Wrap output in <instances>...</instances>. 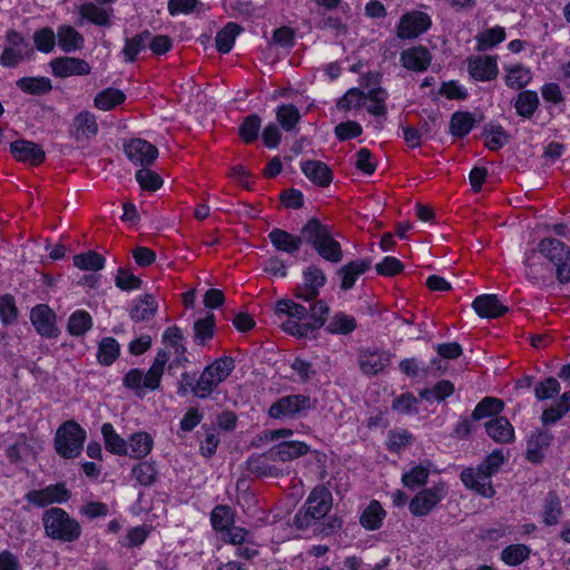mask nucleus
<instances>
[{"mask_svg":"<svg viewBox=\"0 0 570 570\" xmlns=\"http://www.w3.org/2000/svg\"><path fill=\"white\" fill-rule=\"evenodd\" d=\"M357 328V321L354 316L338 311L328 320L325 331L331 335H351Z\"/></svg>","mask_w":570,"mask_h":570,"instance_id":"38","label":"nucleus"},{"mask_svg":"<svg viewBox=\"0 0 570 570\" xmlns=\"http://www.w3.org/2000/svg\"><path fill=\"white\" fill-rule=\"evenodd\" d=\"M262 117L257 114H249L244 117L238 127V137L246 145L254 144L262 129Z\"/></svg>","mask_w":570,"mask_h":570,"instance_id":"52","label":"nucleus"},{"mask_svg":"<svg viewBox=\"0 0 570 570\" xmlns=\"http://www.w3.org/2000/svg\"><path fill=\"white\" fill-rule=\"evenodd\" d=\"M538 249L554 266L557 281L570 283V247L560 239L546 237L539 242Z\"/></svg>","mask_w":570,"mask_h":570,"instance_id":"7","label":"nucleus"},{"mask_svg":"<svg viewBox=\"0 0 570 570\" xmlns=\"http://www.w3.org/2000/svg\"><path fill=\"white\" fill-rule=\"evenodd\" d=\"M16 86L24 94L43 96L52 90V81L46 76H24L16 81Z\"/></svg>","mask_w":570,"mask_h":570,"instance_id":"40","label":"nucleus"},{"mask_svg":"<svg viewBox=\"0 0 570 570\" xmlns=\"http://www.w3.org/2000/svg\"><path fill=\"white\" fill-rule=\"evenodd\" d=\"M389 357L384 352L367 351L360 355V368L366 375H377L387 365Z\"/></svg>","mask_w":570,"mask_h":570,"instance_id":"46","label":"nucleus"},{"mask_svg":"<svg viewBox=\"0 0 570 570\" xmlns=\"http://www.w3.org/2000/svg\"><path fill=\"white\" fill-rule=\"evenodd\" d=\"M275 118L284 131L292 132L301 121L302 115L294 104H281L275 109Z\"/></svg>","mask_w":570,"mask_h":570,"instance_id":"44","label":"nucleus"},{"mask_svg":"<svg viewBox=\"0 0 570 570\" xmlns=\"http://www.w3.org/2000/svg\"><path fill=\"white\" fill-rule=\"evenodd\" d=\"M299 168L304 176L317 187L326 188L333 183V170L326 163L322 160H301Z\"/></svg>","mask_w":570,"mask_h":570,"instance_id":"20","label":"nucleus"},{"mask_svg":"<svg viewBox=\"0 0 570 570\" xmlns=\"http://www.w3.org/2000/svg\"><path fill=\"white\" fill-rule=\"evenodd\" d=\"M56 313L47 304H37L30 311V322L36 332L46 338H56L59 335Z\"/></svg>","mask_w":570,"mask_h":570,"instance_id":"16","label":"nucleus"},{"mask_svg":"<svg viewBox=\"0 0 570 570\" xmlns=\"http://www.w3.org/2000/svg\"><path fill=\"white\" fill-rule=\"evenodd\" d=\"M23 499L37 508H47L52 504H65L71 499V491L65 482L48 484L43 489L30 490Z\"/></svg>","mask_w":570,"mask_h":570,"instance_id":"10","label":"nucleus"},{"mask_svg":"<svg viewBox=\"0 0 570 570\" xmlns=\"http://www.w3.org/2000/svg\"><path fill=\"white\" fill-rule=\"evenodd\" d=\"M504 464L502 450H493L476 468H465L460 473V481L466 490H470L484 499H492L495 490L492 484V476L495 475Z\"/></svg>","mask_w":570,"mask_h":570,"instance_id":"2","label":"nucleus"},{"mask_svg":"<svg viewBox=\"0 0 570 570\" xmlns=\"http://www.w3.org/2000/svg\"><path fill=\"white\" fill-rule=\"evenodd\" d=\"M235 523V511L227 504H217L210 512V524L216 532L223 533Z\"/></svg>","mask_w":570,"mask_h":570,"instance_id":"57","label":"nucleus"},{"mask_svg":"<svg viewBox=\"0 0 570 570\" xmlns=\"http://www.w3.org/2000/svg\"><path fill=\"white\" fill-rule=\"evenodd\" d=\"M481 136L485 139L484 146L490 151H499L510 139L509 132L498 121L487 124L482 129Z\"/></svg>","mask_w":570,"mask_h":570,"instance_id":"34","label":"nucleus"},{"mask_svg":"<svg viewBox=\"0 0 570 570\" xmlns=\"http://www.w3.org/2000/svg\"><path fill=\"white\" fill-rule=\"evenodd\" d=\"M432 18L420 10L403 13L396 26V35L402 40L416 39L428 32L432 27Z\"/></svg>","mask_w":570,"mask_h":570,"instance_id":"11","label":"nucleus"},{"mask_svg":"<svg viewBox=\"0 0 570 570\" xmlns=\"http://www.w3.org/2000/svg\"><path fill=\"white\" fill-rule=\"evenodd\" d=\"M45 535L61 543L80 539L82 528L79 521L60 507H50L41 515Z\"/></svg>","mask_w":570,"mask_h":570,"instance_id":"4","label":"nucleus"},{"mask_svg":"<svg viewBox=\"0 0 570 570\" xmlns=\"http://www.w3.org/2000/svg\"><path fill=\"white\" fill-rule=\"evenodd\" d=\"M217 325L214 313H207L204 317L197 318L193 325V340L198 346H207L216 334Z\"/></svg>","mask_w":570,"mask_h":570,"instance_id":"31","label":"nucleus"},{"mask_svg":"<svg viewBox=\"0 0 570 570\" xmlns=\"http://www.w3.org/2000/svg\"><path fill=\"white\" fill-rule=\"evenodd\" d=\"M94 325L92 317L85 309H77L70 314L67 323V331L71 336H83Z\"/></svg>","mask_w":570,"mask_h":570,"instance_id":"55","label":"nucleus"},{"mask_svg":"<svg viewBox=\"0 0 570 570\" xmlns=\"http://www.w3.org/2000/svg\"><path fill=\"white\" fill-rule=\"evenodd\" d=\"M274 462L277 459L269 456V449L262 453H253L246 460V470L256 478H277L282 474V470Z\"/></svg>","mask_w":570,"mask_h":570,"instance_id":"22","label":"nucleus"},{"mask_svg":"<svg viewBox=\"0 0 570 570\" xmlns=\"http://www.w3.org/2000/svg\"><path fill=\"white\" fill-rule=\"evenodd\" d=\"M469 77L478 82L495 80L499 76L498 56H471L466 59Z\"/></svg>","mask_w":570,"mask_h":570,"instance_id":"13","label":"nucleus"},{"mask_svg":"<svg viewBox=\"0 0 570 570\" xmlns=\"http://www.w3.org/2000/svg\"><path fill=\"white\" fill-rule=\"evenodd\" d=\"M503 409L504 403L502 400L494 396H485L473 409L471 420L480 421L488 417L493 419L500 416L499 414Z\"/></svg>","mask_w":570,"mask_h":570,"instance_id":"48","label":"nucleus"},{"mask_svg":"<svg viewBox=\"0 0 570 570\" xmlns=\"http://www.w3.org/2000/svg\"><path fill=\"white\" fill-rule=\"evenodd\" d=\"M478 122L473 112L456 110L450 117L449 134L455 139H463L475 128Z\"/></svg>","mask_w":570,"mask_h":570,"instance_id":"29","label":"nucleus"},{"mask_svg":"<svg viewBox=\"0 0 570 570\" xmlns=\"http://www.w3.org/2000/svg\"><path fill=\"white\" fill-rule=\"evenodd\" d=\"M333 505V495L323 484H318L308 493L304 504L293 518V527L301 531H307L318 524Z\"/></svg>","mask_w":570,"mask_h":570,"instance_id":"3","label":"nucleus"},{"mask_svg":"<svg viewBox=\"0 0 570 570\" xmlns=\"http://www.w3.org/2000/svg\"><path fill=\"white\" fill-rule=\"evenodd\" d=\"M126 94L117 88L108 87L100 90L94 98V106L102 111H109L126 101Z\"/></svg>","mask_w":570,"mask_h":570,"instance_id":"45","label":"nucleus"},{"mask_svg":"<svg viewBox=\"0 0 570 570\" xmlns=\"http://www.w3.org/2000/svg\"><path fill=\"white\" fill-rule=\"evenodd\" d=\"M56 39L59 49L65 53L76 52L85 47L83 36L75 27L67 23L58 26Z\"/></svg>","mask_w":570,"mask_h":570,"instance_id":"27","label":"nucleus"},{"mask_svg":"<svg viewBox=\"0 0 570 570\" xmlns=\"http://www.w3.org/2000/svg\"><path fill=\"white\" fill-rule=\"evenodd\" d=\"M86 439L87 432L77 421H65L57 429L53 440L55 450L63 459H76L81 454Z\"/></svg>","mask_w":570,"mask_h":570,"instance_id":"6","label":"nucleus"},{"mask_svg":"<svg viewBox=\"0 0 570 570\" xmlns=\"http://www.w3.org/2000/svg\"><path fill=\"white\" fill-rule=\"evenodd\" d=\"M158 308V303L153 294H144L134 302L129 315L130 318L138 323L151 320Z\"/></svg>","mask_w":570,"mask_h":570,"instance_id":"39","label":"nucleus"},{"mask_svg":"<svg viewBox=\"0 0 570 570\" xmlns=\"http://www.w3.org/2000/svg\"><path fill=\"white\" fill-rule=\"evenodd\" d=\"M372 258L364 257L360 259L350 261L337 269L341 277L340 287L342 291L347 292L352 289L358 277L368 272L372 267Z\"/></svg>","mask_w":570,"mask_h":570,"instance_id":"21","label":"nucleus"},{"mask_svg":"<svg viewBox=\"0 0 570 570\" xmlns=\"http://www.w3.org/2000/svg\"><path fill=\"white\" fill-rule=\"evenodd\" d=\"M531 548L524 543H511L502 549L500 560L509 567H518L530 558Z\"/></svg>","mask_w":570,"mask_h":570,"instance_id":"53","label":"nucleus"},{"mask_svg":"<svg viewBox=\"0 0 570 570\" xmlns=\"http://www.w3.org/2000/svg\"><path fill=\"white\" fill-rule=\"evenodd\" d=\"M471 306L479 317L488 320L500 318L509 311V308L500 302L497 294L478 295Z\"/></svg>","mask_w":570,"mask_h":570,"instance_id":"23","label":"nucleus"},{"mask_svg":"<svg viewBox=\"0 0 570 570\" xmlns=\"http://www.w3.org/2000/svg\"><path fill=\"white\" fill-rule=\"evenodd\" d=\"M151 37V32L148 29H145L131 38L125 39V45L122 47L121 53L124 56V60L127 63H134L137 61L139 53H141L146 48H148V40Z\"/></svg>","mask_w":570,"mask_h":570,"instance_id":"36","label":"nucleus"},{"mask_svg":"<svg viewBox=\"0 0 570 570\" xmlns=\"http://www.w3.org/2000/svg\"><path fill=\"white\" fill-rule=\"evenodd\" d=\"M541 515L542 522L547 527H552L560 522L563 515V508L562 502L556 492L550 491L546 495Z\"/></svg>","mask_w":570,"mask_h":570,"instance_id":"43","label":"nucleus"},{"mask_svg":"<svg viewBox=\"0 0 570 570\" xmlns=\"http://www.w3.org/2000/svg\"><path fill=\"white\" fill-rule=\"evenodd\" d=\"M50 68L56 78L87 76L91 72V67L85 59L69 56L52 59Z\"/></svg>","mask_w":570,"mask_h":570,"instance_id":"19","label":"nucleus"},{"mask_svg":"<svg viewBox=\"0 0 570 570\" xmlns=\"http://www.w3.org/2000/svg\"><path fill=\"white\" fill-rule=\"evenodd\" d=\"M487 435L495 443L507 444L514 441V428L505 416L490 419L484 424Z\"/></svg>","mask_w":570,"mask_h":570,"instance_id":"28","label":"nucleus"},{"mask_svg":"<svg viewBox=\"0 0 570 570\" xmlns=\"http://www.w3.org/2000/svg\"><path fill=\"white\" fill-rule=\"evenodd\" d=\"M33 55V48L19 49L4 47L0 53V66L7 69H16L24 60H29Z\"/></svg>","mask_w":570,"mask_h":570,"instance_id":"62","label":"nucleus"},{"mask_svg":"<svg viewBox=\"0 0 570 570\" xmlns=\"http://www.w3.org/2000/svg\"><path fill=\"white\" fill-rule=\"evenodd\" d=\"M312 409V401L306 394H288L281 396L268 407L267 414L274 420H296L305 417Z\"/></svg>","mask_w":570,"mask_h":570,"instance_id":"8","label":"nucleus"},{"mask_svg":"<svg viewBox=\"0 0 570 570\" xmlns=\"http://www.w3.org/2000/svg\"><path fill=\"white\" fill-rule=\"evenodd\" d=\"M100 432L107 452L117 456L127 455V439L122 438L110 422H105Z\"/></svg>","mask_w":570,"mask_h":570,"instance_id":"35","label":"nucleus"},{"mask_svg":"<svg viewBox=\"0 0 570 570\" xmlns=\"http://www.w3.org/2000/svg\"><path fill=\"white\" fill-rule=\"evenodd\" d=\"M303 284L295 289V297L311 302L318 297L321 288L326 284V275L317 265H309L303 269Z\"/></svg>","mask_w":570,"mask_h":570,"instance_id":"12","label":"nucleus"},{"mask_svg":"<svg viewBox=\"0 0 570 570\" xmlns=\"http://www.w3.org/2000/svg\"><path fill=\"white\" fill-rule=\"evenodd\" d=\"M312 304L308 308V315L311 322H307L312 327V332L317 336L318 331L325 327L330 315V306L323 299L311 301Z\"/></svg>","mask_w":570,"mask_h":570,"instance_id":"56","label":"nucleus"},{"mask_svg":"<svg viewBox=\"0 0 570 570\" xmlns=\"http://www.w3.org/2000/svg\"><path fill=\"white\" fill-rule=\"evenodd\" d=\"M72 261L77 268L88 272L101 271L106 265V258L96 250H87L85 253L76 254Z\"/></svg>","mask_w":570,"mask_h":570,"instance_id":"58","label":"nucleus"},{"mask_svg":"<svg viewBox=\"0 0 570 570\" xmlns=\"http://www.w3.org/2000/svg\"><path fill=\"white\" fill-rule=\"evenodd\" d=\"M311 452V446L304 441H282L269 448V456L278 462H289Z\"/></svg>","mask_w":570,"mask_h":570,"instance_id":"26","label":"nucleus"},{"mask_svg":"<svg viewBox=\"0 0 570 570\" xmlns=\"http://www.w3.org/2000/svg\"><path fill=\"white\" fill-rule=\"evenodd\" d=\"M455 392L454 384L446 379L438 381L431 389L424 387L419 391L421 400L432 404L433 402L442 403Z\"/></svg>","mask_w":570,"mask_h":570,"instance_id":"42","label":"nucleus"},{"mask_svg":"<svg viewBox=\"0 0 570 570\" xmlns=\"http://www.w3.org/2000/svg\"><path fill=\"white\" fill-rule=\"evenodd\" d=\"M386 511L381 502L373 499L360 515V524L367 531L379 530L383 525Z\"/></svg>","mask_w":570,"mask_h":570,"instance_id":"41","label":"nucleus"},{"mask_svg":"<svg viewBox=\"0 0 570 570\" xmlns=\"http://www.w3.org/2000/svg\"><path fill=\"white\" fill-rule=\"evenodd\" d=\"M414 442V435L407 429H392L387 432L385 448L390 453L400 454Z\"/></svg>","mask_w":570,"mask_h":570,"instance_id":"54","label":"nucleus"},{"mask_svg":"<svg viewBox=\"0 0 570 570\" xmlns=\"http://www.w3.org/2000/svg\"><path fill=\"white\" fill-rule=\"evenodd\" d=\"M507 38L505 29L501 26L488 28L475 36L476 51H487L502 43Z\"/></svg>","mask_w":570,"mask_h":570,"instance_id":"50","label":"nucleus"},{"mask_svg":"<svg viewBox=\"0 0 570 570\" xmlns=\"http://www.w3.org/2000/svg\"><path fill=\"white\" fill-rule=\"evenodd\" d=\"M504 83L513 90H525V87L532 81V72L523 63L504 66Z\"/></svg>","mask_w":570,"mask_h":570,"instance_id":"32","label":"nucleus"},{"mask_svg":"<svg viewBox=\"0 0 570 570\" xmlns=\"http://www.w3.org/2000/svg\"><path fill=\"white\" fill-rule=\"evenodd\" d=\"M243 31V28L236 22H228L215 36L216 50L226 55L229 53L235 45L237 36Z\"/></svg>","mask_w":570,"mask_h":570,"instance_id":"47","label":"nucleus"},{"mask_svg":"<svg viewBox=\"0 0 570 570\" xmlns=\"http://www.w3.org/2000/svg\"><path fill=\"white\" fill-rule=\"evenodd\" d=\"M9 150L17 161L32 167H38L46 160L42 146L31 140L17 139L10 142Z\"/></svg>","mask_w":570,"mask_h":570,"instance_id":"18","label":"nucleus"},{"mask_svg":"<svg viewBox=\"0 0 570 570\" xmlns=\"http://www.w3.org/2000/svg\"><path fill=\"white\" fill-rule=\"evenodd\" d=\"M33 51L37 50L41 53H51L57 45L56 32L51 27H41L35 30L32 35Z\"/></svg>","mask_w":570,"mask_h":570,"instance_id":"59","label":"nucleus"},{"mask_svg":"<svg viewBox=\"0 0 570 570\" xmlns=\"http://www.w3.org/2000/svg\"><path fill=\"white\" fill-rule=\"evenodd\" d=\"M430 475L429 466L423 464L413 465L409 471L402 474V484L411 490L421 488L426 484Z\"/></svg>","mask_w":570,"mask_h":570,"instance_id":"63","label":"nucleus"},{"mask_svg":"<svg viewBox=\"0 0 570 570\" xmlns=\"http://www.w3.org/2000/svg\"><path fill=\"white\" fill-rule=\"evenodd\" d=\"M148 371L144 373L141 368L132 367L122 377V385L132 391L136 396L144 397L145 391H156L160 386H151L148 381Z\"/></svg>","mask_w":570,"mask_h":570,"instance_id":"37","label":"nucleus"},{"mask_svg":"<svg viewBox=\"0 0 570 570\" xmlns=\"http://www.w3.org/2000/svg\"><path fill=\"white\" fill-rule=\"evenodd\" d=\"M120 355V344L112 336H105L98 343L97 361L102 366L112 365Z\"/></svg>","mask_w":570,"mask_h":570,"instance_id":"51","label":"nucleus"},{"mask_svg":"<svg viewBox=\"0 0 570 570\" xmlns=\"http://www.w3.org/2000/svg\"><path fill=\"white\" fill-rule=\"evenodd\" d=\"M130 470L131 478L141 487L149 488L157 481L158 471L154 461L138 460Z\"/></svg>","mask_w":570,"mask_h":570,"instance_id":"49","label":"nucleus"},{"mask_svg":"<svg viewBox=\"0 0 570 570\" xmlns=\"http://www.w3.org/2000/svg\"><path fill=\"white\" fill-rule=\"evenodd\" d=\"M127 455L132 460H144L154 450V436L147 431H136L127 438Z\"/></svg>","mask_w":570,"mask_h":570,"instance_id":"25","label":"nucleus"},{"mask_svg":"<svg viewBox=\"0 0 570 570\" xmlns=\"http://www.w3.org/2000/svg\"><path fill=\"white\" fill-rule=\"evenodd\" d=\"M554 440L550 430L535 429L525 441V459L534 465H540L546 459V452Z\"/></svg>","mask_w":570,"mask_h":570,"instance_id":"15","label":"nucleus"},{"mask_svg":"<svg viewBox=\"0 0 570 570\" xmlns=\"http://www.w3.org/2000/svg\"><path fill=\"white\" fill-rule=\"evenodd\" d=\"M78 13L82 20H86L98 27H110L112 9L104 8L94 2H85L78 7Z\"/></svg>","mask_w":570,"mask_h":570,"instance_id":"30","label":"nucleus"},{"mask_svg":"<svg viewBox=\"0 0 570 570\" xmlns=\"http://www.w3.org/2000/svg\"><path fill=\"white\" fill-rule=\"evenodd\" d=\"M124 153L135 166L149 167L157 159L158 148L142 138H131L124 142Z\"/></svg>","mask_w":570,"mask_h":570,"instance_id":"14","label":"nucleus"},{"mask_svg":"<svg viewBox=\"0 0 570 570\" xmlns=\"http://www.w3.org/2000/svg\"><path fill=\"white\" fill-rule=\"evenodd\" d=\"M218 386L219 383L214 373L206 365L200 374L196 371H184L177 382L176 393L180 397L193 395L196 399L206 400L210 397Z\"/></svg>","mask_w":570,"mask_h":570,"instance_id":"5","label":"nucleus"},{"mask_svg":"<svg viewBox=\"0 0 570 570\" xmlns=\"http://www.w3.org/2000/svg\"><path fill=\"white\" fill-rule=\"evenodd\" d=\"M275 315L278 318H282V316H287L288 318L303 321L307 317L308 309L304 305L296 303L293 299L282 298L276 303Z\"/></svg>","mask_w":570,"mask_h":570,"instance_id":"60","label":"nucleus"},{"mask_svg":"<svg viewBox=\"0 0 570 570\" xmlns=\"http://www.w3.org/2000/svg\"><path fill=\"white\" fill-rule=\"evenodd\" d=\"M338 236L341 233L333 225L313 216L302 226L301 235L275 227L268 233V240L275 250L289 255H295L304 243L325 262L337 264L344 256L342 245L336 239Z\"/></svg>","mask_w":570,"mask_h":570,"instance_id":"1","label":"nucleus"},{"mask_svg":"<svg viewBox=\"0 0 570 570\" xmlns=\"http://www.w3.org/2000/svg\"><path fill=\"white\" fill-rule=\"evenodd\" d=\"M98 132L97 116L89 110H81L76 114L69 127V135L77 142L90 141Z\"/></svg>","mask_w":570,"mask_h":570,"instance_id":"17","label":"nucleus"},{"mask_svg":"<svg viewBox=\"0 0 570 570\" xmlns=\"http://www.w3.org/2000/svg\"><path fill=\"white\" fill-rule=\"evenodd\" d=\"M400 61L406 70L424 72L431 65L432 55L426 47L419 45L403 50Z\"/></svg>","mask_w":570,"mask_h":570,"instance_id":"24","label":"nucleus"},{"mask_svg":"<svg viewBox=\"0 0 570 570\" xmlns=\"http://www.w3.org/2000/svg\"><path fill=\"white\" fill-rule=\"evenodd\" d=\"M448 495L446 483L442 480L419 491L409 502V511L415 518L429 515Z\"/></svg>","mask_w":570,"mask_h":570,"instance_id":"9","label":"nucleus"},{"mask_svg":"<svg viewBox=\"0 0 570 570\" xmlns=\"http://www.w3.org/2000/svg\"><path fill=\"white\" fill-rule=\"evenodd\" d=\"M136 181L138 183L139 187L149 193H154L159 190L164 185L163 177L149 169L148 167H142L135 173Z\"/></svg>","mask_w":570,"mask_h":570,"instance_id":"64","label":"nucleus"},{"mask_svg":"<svg viewBox=\"0 0 570 570\" xmlns=\"http://www.w3.org/2000/svg\"><path fill=\"white\" fill-rule=\"evenodd\" d=\"M540 106L538 92L525 89L518 92L513 100L515 114L523 119H532Z\"/></svg>","mask_w":570,"mask_h":570,"instance_id":"33","label":"nucleus"},{"mask_svg":"<svg viewBox=\"0 0 570 570\" xmlns=\"http://www.w3.org/2000/svg\"><path fill=\"white\" fill-rule=\"evenodd\" d=\"M366 100L371 104L366 106V110L374 117H385L387 114V107L385 100L387 99V92L382 87H375L365 92Z\"/></svg>","mask_w":570,"mask_h":570,"instance_id":"61","label":"nucleus"}]
</instances>
